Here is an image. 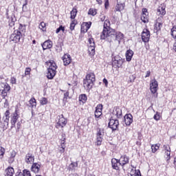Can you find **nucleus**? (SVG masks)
Listing matches in <instances>:
<instances>
[{
  "label": "nucleus",
  "mask_w": 176,
  "mask_h": 176,
  "mask_svg": "<svg viewBox=\"0 0 176 176\" xmlns=\"http://www.w3.org/2000/svg\"><path fill=\"white\" fill-rule=\"evenodd\" d=\"M91 27V21L89 22H83L81 24V28L80 31L82 34H85L87 31H89V29Z\"/></svg>",
  "instance_id": "obj_18"
},
{
  "label": "nucleus",
  "mask_w": 176,
  "mask_h": 176,
  "mask_svg": "<svg viewBox=\"0 0 176 176\" xmlns=\"http://www.w3.org/2000/svg\"><path fill=\"white\" fill-rule=\"evenodd\" d=\"M78 167V162H72L69 165V170H75Z\"/></svg>",
  "instance_id": "obj_45"
},
{
  "label": "nucleus",
  "mask_w": 176,
  "mask_h": 176,
  "mask_svg": "<svg viewBox=\"0 0 176 176\" xmlns=\"http://www.w3.org/2000/svg\"><path fill=\"white\" fill-rule=\"evenodd\" d=\"M118 160L120 162V164H121L122 168H124L126 164H129L130 162V158L129 157V156L124 155H122Z\"/></svg>",
  "instance_id": "obj_15"
},
{
  "label": "nucleus",
  "mask_w": 176,
  "mask_h": 176,
  "mask_svg": "<svg viewBox=\"0 0 176 176\" xmlns=\"http://www.w3.org/2000/svg\"><path fill=\"white\" fill-rule=\"evenodd\" d=\"M163 148H164V152H171V147H170V145L164 144L163 146Z\"/></svg>",
  "instance_id": "obj_49"
},
{
  "label": "nucleus",
  "mask_w": 176,
  "mask_h": 176,
  "mask_svg": "<svg viewBox=\"0 0 176 176\" xmlns=\"http://www.w3.org/2000/svg\"><path fill=\"white\" fill-rule=\"evenodd\" d=\"M162 116H160V113L159 111H156L155 114L153 116V119L158 122V120H160Z\"/></svg>",
  "instance_id": "obj_46"
},
{
  "label": "nucleus",
  "mask_w": 176,
  "mask_h": 176,
  "mask_svg": "<svg viewBox=\"0 0 176 176\" xmlns=\"http://www.w3.org/2000/svg\"><path fill=\"white\" fill-rule=\"evenodd\" d=\"M20 119V112H19V109H16L14 112L10 115V129H14L16 127V123Z\"/></svg>",
  "instance_id": "obj_7"
},
{
  "label": "nucleus",
  "mask_w": 176,
  "mask_h": 176,
  "mask_svg": "<svg viewBox=\"0 0 176 176\" xmlns=\"http://www.w3.org/2000/svg\"><path fill=\"white\" fill-rule=\"evenodd\" d=\"M87 102V96L85 94L79 95L78 102L80 105H85Z\"/></svg>",
  "instance_id": "obj_26"
},
{
  "label": "nucleus",
  "mask_w": 176,
  "mask_h": 176,
  "mask_svg": "<svg viewBox=\"0 0 176 176\" xmlns=\"http://www.w3.org/2000/svg\"><path fill=\"white\" fill-rule=\"evenodd\" d=\"M88 42V53L90 56H94L96 54V43L94 42V38H89Z\"/></svg>",
  "instance_id": "obj_11"
},
{
  "label": "nucleus",
  "mask_w": 176,
  "mask_h": 176,
  "mask_svg": "<svg viewBox=\"0 0 176 176\" xmlns=\"http://www.w3.org/2000/svg\"><path fill=\"white\" fill-rule=\"evenodd\" d=\"M102 115V104H99L96 106L94 116L96 119H98L100 116Z\"/></svg>",
  "instance_id": "obj_21"
},
{
  "label": "nucleus",
  "mask_w": 176,
  "mask_h": 176,
  "mask_svg": "<svg viewBox=\"0 0 176 176\" xmlns=\"http://www.w3.org/2000/svg\"><path fill=\"white\" fill-rule=\"evenodd\" d=\"M69 98V91H66L65 94H64V98H63V100H68V98Z\"/></svg>",
  "instance_id": "obj_56"
},
{
  "label": "nucleus",
  "mask_w": 176,
  "mask_h": 176,
  "mask_svg": "<svg viewBox=\"0 0 176 176\" xmlns=\"http://www.w3.org/2000/svg\"><path fill=\"white\" fill-rule=\"evenodd\" d=\"M18 31H19V32H24V31H25V25L19 23Z\"/></svg>",
  "instance_id": "obj_51"
},
{
  "label": "nucleus",
  "mask_w": 176,
  "mask_h": 176,
  "mask_svg": "<svg viewBox=\"0 0 176 176\" xmlns=\"http://www.w3.org/2000/svg\"><path fill=\"white\" fill-rule=\"evenodd\" d=\"M126 63V60L119 56H116L112 58V67L116 69L123 67V64Z\"/></svg>",
  "instance_id": "obj_6"
},
{
  "label": "nucleus",
  "mask_w": 176,
  "mask_h": 176,
  "mask_svg": "<svg viewBox=\"0 0 176 176\" xmlns=\"http://www.w3.org/2000/svg\"><path fill=\"white\" fill-rule=\"evenodd\" d=\"M61 139L60 140H67V138H65L66 137V135H65V133H62V134H61Z\"/></svg>",
  "instance_id": "obj_64"
},
{
  "label": "nucleus",
  "mask_w": 176,
  "mask_h": 176,
  "mask_svg": "<svg viewBox=\"0 0 176 176\" xmlns=\"http://www.w3.org/2000/svg\"><path fill=\"white\" fill-rule=\"evenodd\" d=\"M5 148L0 146V159H2L3 156L5 155Z\"/></svg>",
  "instance_id": "obj_50"
},
{
  "label": "nucleus",
  "mask_w": 176,
  "mask_h": 176,
  "mask_svg": "<svg viewBox=\"0 0 176 176\" xmlns=\"http://www.w3.org/2000/svg\"><path fill=\"white\" fill-rule=\"evenodd\" d=\"M9 91H10V85L6 83L4 85V88L1 91V96L3 100H5L6 97H8V93H9Z\"/></svg>",
  "instance_id": "obj_22"
},
{
  "label": "nucleus",
  "mask_w": 176,
  "mask_h": 176,
  "mask_svg": "<svg viewBox=\"0 0 176 176\" xmlns=\"http://www.w3.org/2000/svg\"><path fill=\"white\" fill-rule=\"evenodd\" d=\"M45 64L48 65L47 78V79H53L56 76V74H57V64L54 60H47L45 62Z\"/></svg>",
  "instance_id": "obj_2"
},
{
  "label": "nucleus",
  "mask_w": 176,
  "mask_h": 176,
  "mask_svg": "<svg viewBox=\"0 0 176 176\" xmlns=\"http://www.w3.org/2000/svg\"><path fill=\"white\" fill-rule=\"evenodd\" d=\"M95 82L96 74H94V72L87 73L85 78L83 80L84 87L87 89V90H91V89H93V85Z\"/></svg>",
  "instance_id": "obj_4"
},
{
  "label": "nucleus",
  "mask_w": 176,
  "mask_h": 176,
  "mask_svg": "<svg viewBox=\"0 0 176 176\" xmlns=\"http://www.w3.org/2000/svg\"><path fill=\"white\" fill-rule=\"evenodd\" d=\"M111 166H112V168H113V170H116L117 171H119V170H120V162L119 161V160L116 159V158H113L111 159Z\"/></svg>",
  "instance_id": "obj_19"
},
{
  "label": "nucleus",
  "mask_w": 176,
  "mask_h": 176,
  "mask_svg": "<svg viewBox=\"0 0 176 176\" xmlns=\"http://www.w3.org/2000/svg\"><path fill=\"white\" fill-rule=\"evenodd\" d=\"M59 152L60 153H64V152H65V148L60 147V148L59 149Z\"/></svg>",
  "instance_id": "obj_63"
},
{
  "label": "nucleus",
  "mask_w": 176,
  "mask_h": 176,
  "mask_svg": "<svg viewBox=\"0 0 176 176\" xmlns=\"http://www.w3.org/2000/svg\"><path fill=\"white\" fill-rule=\"evenodd\" d=\"M76 14H78V9L74 8L70 12V19L71 20H75L76 17Z\"/></svg>",
  "instance_id": "obj_34"
},
{
  "label": "nucleus",
  "mask_w": 176,
  "mask_h": 176,
  "mask_svg": "<svg viewBox=\"0 0 176 176\" xmlns=\"http://www.w3.org/2000/svg\"><path fill=\"white\" fill-rule=\"evenodd\" d=\"M131 167H133V168L129 172V174L131 176H134L135 173L137 172V170L135 169V167L133 166V165H131Z\"/></svg>",
  "instance_id": "obj_52"
},
{
  "label": "nucleus",
  "mask_w": 176,
  "mask_h": 176,
  "mask_svg": "<svg viewBox=\"0 0 176 176\" xmlns=\"http://www.w3.org/2000/svg\"><path fill=\"white\" fill-rule=\"evenodd\" d=\"M45 64L48 65L47 78V79H53L56 76V74H57V64L54 60H47L45 62Z\"/></svg>",
  "instance_id": "obj_3"
},
{
  "label": "nucleus",
  "mask_w": 176,
  "mask_h": 176,
  "mask_svg": "<svg viewBox=\"0 0 176 176\" xmlns=\"http://www.w3.org/2000/svg\"><path fill=\"white\" fill-rule=\"evenodd\" d=\"M31 171L35 173H39V171H41V164L36 162H33L31 167Z\"/></svg>",
  "instance_id": "obj_27"
},
{
  "label": "nucleus",
  "mask_w": 176,
  "mask_h": 176,
  "mask_svg": "<svg viewBox=\"0 0 176 176\" xmlns=\"http://www.w3.org/2000/svg\"><path fill=\"white\" fill-rule=\"evenodd\" d=\"M113 115L116 116L117 119H120L122 115V109H120L119 107H116L113 111Z\"/></svg>",
  "instance_id": "obj_25"
},
{
  "label": "nucleus",
  "mask_w": 176,
  "mask_h": 176,
  "mask_svg": "<svg viewBox=\"0 0 176 176\" xmlns=\"http://www.w3.org/2000/svg\"><path fill=\"white\" fill-rule=\"evenodd\" d=\"M164 23V18L163 16H160L155 20V23L154 25V32H159L162 31V28Z\"/></svg>",
  "instance_id": "obj_10"
},
{
  "label": "nucleus",
  "mask_w": 176,
  "mask_h": 176,
  "mask_svg": "<svg viewBox=\"0 0 176 176\" xmlns=\"http://www.w3.org/2000/svg\"><path fill=\"white\" fill-rule=\"evenodd\" d=\"M20 129H21V122H18L16 123V132L19 133V131H20Z\"/></svg>",
  "instance_id": "obj_54"
},
{
  "label": "nucleus",
  "mask_w": 176,
  "mask_h": 176,
  "mask_svg": "<svg viewBox=\"0 0 176 176\" xmlns=\"http://www.w3.org/2000/svg\"><path fill=\"white\" fill-rule=\"evenodd\" d=\"M62 60L63 61V65L67 67V65H69L71 63H72V58H71V55L69 54H65L62 57Z\"/></svg>",
  "instance_id": "obj_17"
},
{
  "label": "nucleus",
  "mask_w": 176,
  "mask_h": 176,
  "mask_svg": "<svg viewBox=\"0 0 176 176\" xmlns=\"http://www.w3.org/2000/svg\"><path fill=\"white\" fill-rule=\"evenodd\" d=\"M6 119L4 120V123L9 126V119H10V111L7 110L4 113Z\"/></svg>",
  "instance_id": "obj_33"
},
{
  "label": "nucleus",
  "mask_w": 176,
  "mask_h": 176,
  "mask_svg": "<svg viewBox=\"0 0 176 176\" xmlns=\"http://www.w3.org/2000/svg\"><path fill=\"white\" fill-rule=\"evenodd\" d=\"M16 83H17V79H16V77H11L10 78V84L16 85Z\"/></svg>",
  "instance_id": "obj_53"
},
{
  "label": "nucleus",
  "mask_w": 176,
  "mask_h": 176,
  "mask_svg": "<svg viewBox=\"0 0 176 176\" xmlns=\"http://www.w3.org/2000/svg\"><path fill=\"white\" fill-rule=\"evenodd\" d=\"M124 35L120 32L116 31L111 28V21L106 19L103 24V30L100 33V40L106 41L109 43H112L113 41H122Z\"/></svg>",
  "instance_id": "obj_1"
},
{
  "label": "nucleus",
  "mask_w": 176,
  "mask_h": 176,
  "mask_svg": "<svg viewBox=\"0 0 176 176\" xmlns=\"http://www.w3.org/2000/svg\"><path fill=\"white\" fill-rule=\"evenodd\" d=\"M164 158L167 163H170L171 159V151H164Z\"/></svg>",
  "instance_id": "obj_36"
},
{
  "label": "nucleus",
  "mask_w": 176,
  "mask_h": 176,
  "mask_svg": "<svg viewBox=\"0 0 176 176\" xmlns=\"http://www.w3.org/2000/svg\"><path fill=\"white\" fill-rule=\"evenodd\" d=\"M48 102L49 100L45 97L41 98V99L40 100L41 105H46Z\"/></svg>",
  "instance_id": "obj_44"
},
{
  "label": "nucleus",
  "mask_w": 176,
  "mask_h": 176,
  "mask_svg": "<svg viewBox=\"0 0 176 176\" xmlns=\"http://www.w3.org/2000/svg\"><path fill=\"white\" fill-rule=\"evenodd\" d=\"M151 76V71H147L146 73L145 78H149Z\"/></svg>",
  "instance_id": "obj_62"
},
{
  "label": "nucleus",
  "mask_w": 176,
  "mask_h": 176,
  "mask_svg": "<svg viewBox=\"0 0 176 176\" xmlns=\"http://www.w3.org/2000/svg\"><path fill=\"white\" fill-rule=\"evenodd\" d=\"M14 175V169L9 166L8 168L6 169V176H13Z\"/></svg>",
  "instance_id": "obj_31"
},
{
  "label": "nucleus",
  "mask_w": 176,
  "mask_h": 176,
  "mask_svg": "<svg viewBox=\"0 0 176 176\" xmlns=\"http://www.w3.org/2000/svg\"><path fill=\"white\" fill-rule=\"evenodd\" d=\"M43 50H47V49H52L53 47V41L50 40L45 41L42 45Z\"/></svg>",
  "instance_id": "obj_24"
},
{
  "label": "nucleus",
  "mask_w": 176,
  "mask_h": 176,
  "mask_svg": "<svg viewBox=\"0 0 176 176\" xmlns=\"http://www.w3.org/2000/svg\"><path fill=\"white\" fill-rule=\"evenodd\" d=\"M157 14L160 17H163L166 14V6L164 4H161L157 9Z\"/></svg>",
  "instance_id": "obj_20"
},
{
  "label": "nucleus",
  "mask_w": 176,
  "mask_h": 176,
  "mask_svg": "<svg viewBox=\"0 0 176 176\" xmlns=\"http://www.w3.org/2000/svg\"><path fill=\"white\" fill-rule=\"evenodd\" d=\"M103 83H104L106 87H108V80L107 78L103 79Z\"/></svg>",
  "instance_id": "obj_61"
},
{
  "label": "nucleus",
  "mask_w": 176,
  "mask_h": 176,
  "mask_svg": "<svg viewBox=\"0 0 176 176\" xmlns=\"http://www.w3.org/2000/svg\"><path fill=\"white\" fill-rule=\"evenodd\" d=\"M16 155H17V153H16V151H11L10 157H8V163H10V164L14 162V157H16Z\"/></svg>",
  "instance_id": "obj_30"
},
{
  "label": "nucleus",
  "mask_w": 176,
  "mask_h": 176,
  "mask_svg": "<svg viewBox=\"0 0 176 176\" xmlns=\"http://www.w3.org/2000/svg\"><path fill=\"white\" fill-rule=\"evenodd\" d=\"M29 107L33 109V108H36V99L34 97L30 99L29 100Z\"/></svg>",
  "instance_id": "obj_32"
},
{
  "label": "nucleus",
  "mask_w": 176,
  "mask_h": 176,
  "mask_svg": "<svg viewBox=\"0 0 176 176\" xmlns=\"http://www.w3.org/2000/svg\"><path fill=\"white\" fill-rule=\"evenodd\" d=\"M76 24H78V21L76 19H72L69 27L70 31H74V30H75Z\"/></svg>",
  "instance_id": "obj_37"
},
{
  "label": "nucleus",
  "mask_w": 176,
  "mask_h": 176,
  "mask_svg": "<svg viewBox=\"0 0 176 176\" xmlns=\"http://www.w3.org/2000/svg\"><path fill=\"white\" fill-rule=\"evenodd\" d=\"M109 6V0H104V8L105 9H108Z\"/></svg>",
  "instance_id": "obj_58"
},
{
  "label": "nucleus",
  "mask_w": 176,
  "mask_h": 176,
  "mask_svg": "<svg viewBox=\"0 0 176 176\" xmlns=\"http://www.w3.org/2000/svg\"><path fill=\"white\" fill-rule=\"evenodd\" d=\"M88 14L89 16H96L97 14V9L94 8H89L88 10Z\"/></svg>",
  "instance_id": "obj_38"
},
{
  "label": "nucleus",
  "mask_w": 176,
  "mask_h": 176,
  "mask_svg": "<svg viewBox=\"0 0 176 176\" xmlns=\"http://www.w3.org/2000/svg\"><path fill=\"white\" fill-rule=\"evenodd\" d=\"M38 28L41 30L43 32H46V30H47L46 23L43 21L41 22L38 25Z\"/></svg>",
  "instance_id": "obj_39"
},
{
  "label": "nucleus",
  "mask_w": 176,
  "mask_h": 176,
  "mask_svg": "<svg viewBox=\"0 0 176 176\" xmlns=\"http://www.w3.org/2000/svg\"><path fill=\"white\" fill-rule=\"evenodd\" d=\"M102 140H104V138L100 137V136H96V144L97 145V146H100V145H101V144H102Z\"/></svg>",
  "instance_id": "obj_42"
},
{
  "label": "nucleus",
  "mask_w": 176,
  "mask_h": 176,
  "mask_svg": "<svg viewBox=\"0 0 176 176\" xmlns=\"http://www.w3.org/2000/svg\"><path fill=\"white\" fill-rule=\"evenodd\" d=\"M99 19H100V21H105V20H106L105 14H101L99 16Z\"/></svg>",
  "instance_id": "obj_57"
},
{
  "label": "nucleus",
  "mask_w": 176,
  "mask_h": 176,
  "mask_svg": "<svg viewBox=\"0 0 176 176\" xmlns=\"http://www.w3.org/2000/svg\"><path fill=\"white\" fill-rule=\"evenodd\" d=\"M134 176H141V171L140 169H138L134 175Z\"/></svg>",
  "instance_id": "obj_60"
},
{
  "label": "nucleus",
  "mask_w": 176,
  "mask_h": 176,
  "mask_svg": "<svg viewBox=\"0 0 176 176\" xmlns=\"http://www.w3.org/2000/svg\"><path fill=\"white\" fill-rule=\"evenodd\" d=\"M9 25L10 27H14V21H13V18L9 21Z\"/></svg>",
  "instance_id": "obj_59"
},
{
  "label": "nucleus",
  "mask_w": 176,
  "mask_h": 176,
  "mask_svg": "<svg viewBox=\"0 0 176 176\" xmlns=\"http://www.w3.org/2000/svg\"><path fill=\"white\" fill-rule=\"evenodd\" d=\"M160 148V144H152L151 145L152 153H156V152H157V151H159Z\"/></svg>",
  "instance_id": "obj_35"
},
{
  "label": "nucleus",
  "mask_w": 176,
  "mask_h": 176,
  "mask_svg": "<svg viewBox=\"0 0 176 176\" xmlns=\"http://www.w3.org/2000/svg\"><path fill=\"white\" fill-rule=\"evenodd\" d=\"M19 173H21L23 176H31V172L27 169H25L23 170V172Z\"/></svg>",
  "instance_id": "obj_48"
},
{
  "label": "nucleus",
  "mask_w": 176,
  "mask_h": 176,
  "mask_svg": "<svg viewBox=\"0 0 176 176\" xmlns=\"http://www.w3.org/2000/svg\"><path fill=\"white\" fill-rule=\"evenodd\" d=\"M21 32L19 30H14L13 33L10 36V41L14 42V43H18L21 39Z\"/></svg>",
  "instance_id": "obj_8"
},
{
  "label": "nucleus",
  "mask_w": 176,
  "mask_h": 176,
  "mask_svg": "<svg viewBox=\"0 0 176 176\" xmlns=\"http://www.w3.org/2000/svg\"><path fill=\"white\" fill-rule=\"evenodd\" d=\"M56 119L57 121L55 125L56 129H61L62 131H64L63 129L67 126L68 119L65 118L63 114L58 116Z\"/></svg>",
  "instance_id": "obj_5"
},
{
  "label": "nucleus",
  "mask_w": 176,
  "mask_h": 176,
  "mask_svg": "<svg viewBox=\"0 0 176 176\" xmlns=\"http://www.w3.org/2000/svg\"><path fill=\"white\" fill-rule=\"evenodd\" d=\"M25 162L27 164H33L35 162V156L31 153H27L25 157Z\"/></svg>",
  "instance_id": "obj_16"
},
{
  "label": "nucleus",
  "mask_w": 176,
  "mask_h": 176,
  "mask_svg": "<svg viewBox=\"0 0 176 176\" xmlns=\"http://www.w3.org/2000/svg\"><path fill=\"white\" fill-rule=\"evenodd\" d=\"M135 80V76L133 75H131L129 76V80H128V83H133Z\"/></svg>",
  "instance_id": "obj_55"
},
{
  "label": "nucleus",
  "mask_w": 176,
  "mask_h": 176,
  "mask_svg": "<svg viewBox=\"0 0 176 176\" xmlns=\"http://www.w3.org/2000/svg\"><path fill=\"white\" fill-rule=\"evenodd\" d=\"M126 4L124 3H121L118 1L116 6V12H122V10H124Z\"/></svg>",
  "instance_id": "obj_29"
},
{
  "label": "nucleus",
  "mask_w": 176,
  "mask_h": 176,
  "mask_svg": "<svg viewBox=\"0 0 176 176\" xmlns=\"http://www.w3.org/2000/svg\"><path fill=\"white\" fill-rule=\"evenodd\" d=\"M140 20L144 24H147V23H149V12H148L147 8L142 9V13L140 14Z\"/></svg>",
  "instance_id": "obj_12"
},
{
  "label": "nucleus",
  "mask_w": 176,
  "mask_h": 176,
  "mask_svg": "<svg viewBox=\"0 0 176 176\" xmlns=\"http://www.w3.org/2000/svg\"><path fill=\"white\" fill-rule=\"evenodd\" d=\"M60 31L63 33L65 32V26L60 25L59 28L56 30V34H59Z\"/></svg>",
  "instance_id": "obj_43"
},
{
  "label": "nucleus",
  "mask_w": 176,
  "mask_h": 176,
  "mask_svg": "<svg viewBox=\"0 0 176 176\" xmlns=\"http://www.w3.org/2000/svg\"><path fill=\"white\" fill-rule=\"evenodd\" d=\"M133 56H134V52L131 50H126L125 53V57L126 60L128 62H130L131 60V58H133Z\"/></svg>",
  "instance_id": "obj_28"
},
{
  "label": "nucleus",
  "mask_w": 176,
  "mask_h": 176,
  "mask_svg": "<svg viewBox=\"0 0 176 176\" xmlns=\"http://www.w3.org/2000/svg\"><path fill=\"white\" fill-rule=\"evenodd\" d=\"M142 41L144 43H148L149 39H151V32L149 30L144 28L141 34Z\"/></svg>",
  "instance_id": "obj_13"
},
{
  "label": "nucleus",
  "mask_w": 176,
  "mask_h": 176,
  "mask_svg": "<svg viewBox=\"0 0 176 176\" xmlns=\"http://www.w3.org/2000/svg\"><path fill=\"white\" fill-rule=\"evenodd\" d=\"M31 67H26L25 69V73H24V76H30V75H31Z\"/></svg>",
  "instance_id": "obj_47"
},
{
  "label": "nucleus",
  "mask_w": 176,
  "mask_h": 176,
  "mask_svg": "<svg viewBox=\"0 0 176 176\" xmlns=\"http://www.w3.org/2000/svg\"><path fill=\"white\" fill-rule=\"evenodd\" d=\"M157 90H159V83L154 78L150 81V91L152 94H156V98H157Z\"/></svg>",
  "instance_id": "obj_9"
},
{
  "label": "nucleus",
  "mask_w": 176,
  "mask_h": 176,
  "mask_svg": "<svg viewBox=\"0 0 176 176\" xmlns=\"http://www.w3.org/2000/svg\"><path fill=\"white\" fill-rule=\"evenodd\" d=\"M109 127L113 131H116V130L119 129V120L111 118L109 122Z\"/></svg>",
  "instance_id": "obj_14"
},
{
  "label": "nucleus",
  "mask_w": 176,
  "mask_h": 176,
  "mask_svg": "<svg viewBox=\"0 0 176 176\" xmlns=\"http://www.w3.org/2000/svg\"><path fill=\"white\" fill-rule=\"evenodd\" d=\"M170 35L173 39H176V25H173L170 30Z\"/></svg>",
  "instance_id": "obj_40"
},
{
  "label": "nucleus",
  "mask_w": 176,
  "mask_h": 176,
  "mask_svg": "<svg viewBox=\"0 0 176 176\" xmlns=\"http://www.w3.org/2000/svg\"><path fill=\"white\" fill-rule=\"evenodd\" d=\"M126 126H131L133 123V115L131 113L126 114L124 117Z\"/></svg>",
  "instance_id": "obj_23"
},
{
  "label": "nucleus",
  "mask_w": 176,
  "mask_h": 176,
  "mask_svg": "<svg viewBox=\"0 0 176 176\" xmlns=\"http://www.w3.org/2000/svg\"><path fill=\"white\" fill-rule=\"evenodd\" d=\"M96 137L104 138V129L98 128L97 129Z\"/></svg>",
  "instance_id": "obj_41"
}]
</instances>
